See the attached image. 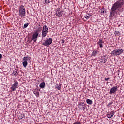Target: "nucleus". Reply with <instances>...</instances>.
Listing matches in <instances>:
<instances>
[{"label":"nucleus","instance_id":"obj_1","mask_svg":"<svg viewBox=\"0 0 124 124\" xmlns=\"http://www.w3.org/2000/svg\"><path fill=\"white\" fill-rule=\"evenodd\" d=\"M124 4V0H119L116 1L114 4H113L112 7L111 9L110 16H114L117 14L116 10H118L119 8H122V7Z\"/></svg>","mask_w":124,"mask_h":124},{"label":"nucleus","instance_id":"obj_2","mask_svg":"<svg viewBox=\"0 0 124 124\" xmlns=\"http://www.w3.org/2000/svg\"><path fill=\"white\" fill-rule=\"evenodd\" d=\"M124 53V50L123 49L118 48L117 49L113 50L111 53V55L112 56H120L121 54Z\"/></svg>","mask_w":124,"mask_h":124},{"label":"nucleus","instance_id":"obj_3","mask_svg":"<svg viewBox=\"0 0 124 124\" xmlns=\"http://www.w3.org/2000/svg\"><path fill=\"white\" fill-rule=\"evenodd\" d=\"M48 30H49V29L48 28V26H47L46 25L43 26L42 31V38L45 37L47 35V34H48Z\"/></svg>","mask_w":124,"mask_h":124},{"label":"nucleus","instance_id":"obj_4","mask_svg":"<svg viewBox=\"0 0 124 124\" xmlns=\"http://www.w3.org/2000/svg\"><path fill=\"white\" fill-rule=\"evenodd\" d=\"M53 42L52 38H46V40L42 43V45L44 46H49L52 44Z\"/></svg>","mask_w":124,"mask_h":124},{"label":"nucleus","instance_id":"obj_5","mask_svg":"<svg viewBox=\"0 0 124 124\" xmlns=\"http://www.w3.org/2000/svg\"><path fill=\"white\" fill-rule=\"evenodd\" d=\"M19 15H20V16H24L25 14H26V10L25 9V6H24V5H21L20 7H19Z\"/></svg>","mask_w":124,"mask_h":124},{"label":"nucleus","instance_id":"obj_6","mask_svg":"<svg viewBox=\"0 0 124 124\" xmlns=\"http://www.w3.org/2000/svg\"><path fill=\"white\" fill-rule=\"evenodd\" d=\"M19 85V83L16 81L12 85L11 87V91H13V92H15V91H16L17 89V88H18V85Z\"/></svg>","mask_w":124,"mask_h":124},{"label":"nucleus","instance_id":"obj_7","mask_svg":"<svg viewBox=\"0 0 124 124\" xmlns=\"http://www.w3.org/2000/svg\"><path fill=\"white\" fill-rule=\"evenodd\" d=\"M117 91H118V86H114L111 88L109 94H113V93H115Z\"/></svg>","mask_w":124,"mask_h":124},{"label":"nucleus","instance_id":"obj_8","mask_svg":"<svg viewBox=\"0 0 124 124\" xmlns=\"http://www.w3.org/2000/svg\"><path fill=\"white\" fill-rule=\"evenodd\" d=\"M38 33L34 32L31 38L32 40H33L34 42H36V40H37V38L38 37Z\"/></svg>","mask_w":124,"mask_h":124},{"label":"nucleus","instance_id":"obj_9","mask_svg":"<svg viewBox=\"0 0 124 124\" xmlns=\"http://www.w3.org/2000/svg\"><path fill=\"white\" fill-rule=\"evenodd\" d=\"M97 44L98 45H99L101 49L103 48V45L104 44V41H103L102 39H99Z\"/></svg>","mask_w":124,"mask_h":124},{"label":"nucleus","instance_id":"obj_10","mask_svg":"<svg viewBox=\"0 0 124 124\" xmlns=\"http://www.w3.org/2000/svg\"><path fill=\"white\" fill-rule=\"evenodd\" d=\"M99 11L101 15H106V10L104 8H100Z\"/></svg>","mask_w":124,"mask_h":124},{"label":"nucleus","instance_id":"obj_11","mask_svg":"<svg viewBox=\"0 0 124 124\" xmlns=\"http://www.w3.org/2000/svg\"><path fill=\"white\" fill-rule=\"evenodd\" d=\"M78 107L79 109H81V110H85V104L83 102L80 103Z\"/></svg>","mask_w":124,"mask_h":124},{"label":"nucleus","instance_id":"obj_12","mask_svg":"<svg viewBox=\"0 0 124 124\" xmlns=\"http://www.w3.org/2000/svg\"><path fill=\"white\" fill-rule=\"evenodd\" d=\"M114 115H115V112H114V111H112L110 113L108 114L107 118L108 119H111V118H112Z\"/></svg>","mask_w":124,"mask_h":124},{"label":"nucleus","instance_id":"obj_13","mask_svg":"<svg viewBox=\"0 0 124 124\" xmlns=\"http://www.w3.org/2000/svg\"><path fill=\"white\" fill-rule=\"evenodd\" d=\"M33 93H34V95L37 96V97H38L39 96V91H38V90L35 89L33 92Z\"/></svg>","mask_w":124,"mask_h":124},{"label":"nucleus","instance_id":"obj_14","mask_svg":"<svg viewBox=\"0 0 124 124\" xmlns=\"http://www.w3.org/2000/svg\"><path fill=\"white\" fill-rule=\"evenodd\" d=\"M42 31V27H39L37 29L36 31H35L34 32L38 33V34H39V33L41 32Z\"/></svg>","mask_w":124,"mask_h":124},{"label":"nucleus","instance_id":"obj_15","mask_svg":"<svg viewBox=\"0 0 124 124\" xmlns=\"http://www.w3.org/2000/svg\"><path fill=\"white\" fill-rule=\"evenodd\" d=\"M30 59H31V57H30L29 56H26V57H24L22 60L24 62H27V61L29 60L30 61Z\"/></svg>","mask_w":124,"mask_h":124},{"label":"nucleus","instance_id":"obj_16","mask_svg":"<svg viewBox=\"0 0 124 124\" xmlns=\"http://www.w3.org/2000/svg\"><path fill=\"white\" fill-rule=\"evenodd\" d=\"M39 87L41 89H43V88H45V82H42V83H41L40 84Z\"/></svg>","mask_w":124,"mask_h":124},{"label":"nucleus","instance_id":"obj_17","mask_svg":"<svg viewBox=\"0 0 124 124\" xmlns=\"http://www.w3.org/2000/svg\"><path fill=\"white\" fill-rule=\"evenodd\" d=\"M13 74L15 76H17L18 75V74H19V71H18V70L17 69H15L14 71H13Z\"/></svg>","mask_w":124,"mask_h":124},{"label":"nucleus","instance_id":"obj_18","mask_svg":"<svg viewBox=\"0 0 124 124\" xmlns=\"http://www.w3.org/2000/svg\"><path fill=\"white\" fill-rule=\"evenodd\" d=\"M114 34H115V36H119V35H121V33L119 31H115Z\"/></svg>","mask_w":124,"mask_h":124},{"label":"nucleus","instance_id":"obj_19","mask_svg":"<svg viewBox=\"0 0 124 124\" xmlns=\"http://www.w3.org/2000/svg\"><path fill=\"white\" fill-rule=\"evenodd\" d=\"M23 66L26 68L28 65V61H24L22 63Z\"/></svg>","mask_w":124,"mask_h":124},{"label":"nucleus","instance_id":"obj_20","mask_svg":"<svg viewBox=\"0 0 124 124\" xmlns=\"http://www.w3.org/2000/svg\"><path fill=\"white\" fill-rule=\"evenodd\" d=\"M86 103L87 104H93V101H92L91 99H87L86 100Z\"/></svg>","mask_w":124,"mask_h":124},{"label":"nucleus","instance_id":"obj_21","mask_svg":"<svg viewBox=\"0 0 124 124\" xmlns=\"http://www.w3.org/2000/svg\"><path fill=\"white\" fill-rule=\"evenodd\" d=\"M90 16H81V18L82 19H83V20H85V19H84V18H85V19H90Z\"/></svg>","mask_w":124,"mask_h":124},{"label":"nucleus","instance_id":"obj_22","mask_svg":"<svg viewBox=\"0 0 124 124\" xmlns=\"http://www.w3.org/2000/svg\"><path fill=\"white\" fill-rule=\"evenodd\" d=\"M101 62H102L103 63H106V62H107V59L105 58L104 59H102L101 60Z\"/></svg>","mask_w":124,"mask_h":124},{"label":"nucleus","instance_id":"obj_23","mask_svg":"<svg viewBox=\"0 0 124 124\" xmlns=\"http://www.w3.org/2000/svg\"><path fill=\"white\" fill-rule=\"evenodd\" d=\"M73 124H82L80 121H76L75 123H74Z\"/></svg>","mask_w":124,"mask_h":124},{"label":"nucleus","instance_id":"obj_24","mask_svg":"<svg viewBox=\"0 0 124 124\" xmlns=\"http://www.w3.org/2000/svg\"><path fill=\"white\" fill-rule=\"evenodd\" d=\"M92 56H96V51H93L92 53Z\"/></svg>","mask_w":124,"mask_h":124},{"label":"nucleus","instance_id":"obj_25","mask_svg":"<svg viewBox=\"0 0 124 124\" xmlns=\"http://www.w3.org/2000/svg\"><path fill=\"white\" fill-rule=\"evenodd\" d=\"M55 88L57 89V90H61V85H57Z\"/></svg>","mask_w":124,"mask_h":124},{"label":"nucleus","instance_id":"obj_26","mask_svg":"<svg viewBox=\"0 0 124 124\" xmlns=\"http://www.w3.org/2000/svg\"><path fill=\"white\" fill-rule=\"evenodd\" d=\"M25 118V115L24 114H21L20 115V119L22 120V119H24Z\"/></svg>","mask_w":124,"mask_h":124},{"label":"nucleus","instance_id":"obj_27","mask_svg":"<svg viewBox=\"0 0 124 124\" xmlns=\"http://www.w3.org/2000/svg\"><path fill=\"white\" fill-rule=\"evenodd\" d=\"M28 26H29V23H25L24 25V28H27V27H28Z\"/></svg>","mask_w":124,"mask_h":124},{"label":"nucleus","instance_id":"obj_28","mask_svg":"<svg viewBox=\"0 0 124 124\" xmlns=\"http://www.w3.org/2000/svg\"><path fill=\"white\" fill-rule=\"evenodd\" d=\"M110 79H111V78H105V80L108 81V80H110Z\"/></svg>","mask_w":124,"mask_h":124},{"label":"nucleus","instance_id":"obj_29","mask_svg":"<svg viewBox=\"0 0 124 124\" xmlns=\"http://www.w3.org/2000/svg\"><path fill=\"white\" fill-rule=\"evenodd\" d=\"M112 104H113V102H110L108 103V106H111V105H112Z\"/></svg>","mask_w":124,"mask_h":124},{"label":"nucleus","instance_id":"obj_30","mask_svg":"<svg viewBox=\"0 0 124 124\" xmlns=\"http://www.w3.org/2000/svg\"><path fill=\"white\" fill-rule=\"evenodd\" d=\"M58 14H59V15L62 16V12H61V11H58Z\"/></svg>","mask_w":124,"mask_h":124},{"label":"nucleus","instance_id":"obj_31","mask_svg":"<svg viewBox=\"0 0 124 124\" xmlns=\"http://www.w3.org/2000/svg\"><path fill=\"white\" fill-rule=\"evenodd\" d=\"M45 3H48V1H47V0H45Z\"/></svg>","mask_w":124,"mask_h":124},{"label":"nucleus","instance_id":"obj_32","mask_svg":"<svg viewBox=\"0 0 124 124\" xmlns=\"http://www.w3.org/2000/svg\"><path fill=\"white\" fill-rule=\"evenodd\" d=\"M1 58H2V55H1V54H0V59H1Z\"/></svg>","mask_w":124,"mask_h":124},{"label":"nucleus","instance_id":"obj_33","mask_svg":"<svg viewBox=\"0 0 124 124\" xmlns=\"http://www.w3.org/2000/svg\"><path fill=\"white\" fill-rule=\"evenodd\" d=\"M61 42H62V43H64L65 42V40H62Z\"/></svg>","mask_w":124,"mask_h":124},{"label":"nucleus","instance_id":"obj_34","mask_svg":"<svg viewBox=\"0 0 124 124\" xmlns=\"http://www.w3.org/2000/svg\"><path fill=\"white\" fill-rule=\"evenodd\" d=\"M47 3H50V0H48Z\"/></svg>","mask_w":124,"mask_h":124}]
</instances>
